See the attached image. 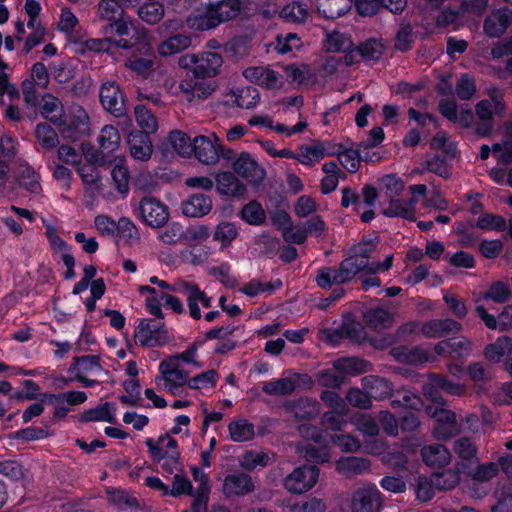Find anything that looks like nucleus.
<instances>
[{
    "label": "nucleus",
    "instance_id": "51",
    "mask_svg": "<svg viewBox=\"0 0 512 512\" xmlns=\"http://www.w3.org/2000/svg\"><path fill=\"white\" fill-rule=\"evenodd\" d=\"M239 232L234 223L220 222L213 233V240L220 243L221 248H227L237 238Z\"/></svg>",
    "mask_w": 512,
    "mask_h": 512
},
{
    "label": "nucleus",
    "instance_id": "20",
    "mask_svg": "<svg viewBox=\"0 0 512 512\" xmlns=\"http://www.w3.org/2000/svg\"><path fill=\"white\" fill-rule=\"evenodd\" d=\"M100 101L103 107L116 117L125 114L124 97L115 82L107 81L102 84L100 89Z\"/></svg>",
    "mask_w": 512,
    "mask_h": 512
},
{
    "label": "nucleus",
    "instance_id": "53",
    "mask_svg": "<svg viewBox=\"0 0 512 512\" xmlns=\"http://www.w3.org/2000/svg\"><path fill=\"white\" fill-rule=\"evenodd\" d=\"M365 322L374 329L388 327L393 321V315L386 309L374 308L365 312Z\"/></svg>",
    "mask_w": 512,
    "mask_h": 512
},
{
    "label": "nucleus",
    "instance_id": "57",
    "mask_svg": "<svg viewBox=\"0 0 512 512\" xmlns=\"http://www.w3.org/2000/svg\"><path fill=\"white\" fill-rule=\"evenodd\" d=\"M454 452L463 462H478L477 448L469 438L462 437L457 439L454 443Z\"/></svg>",
    "mask_w": 512,
    "mask_h": 512
},
{
    "label": "nucleus",
    "instance_id": "58",
    "mask_svg": "<svg viewBox=\"0 0 512 512\" xmlns=\"http://www.w3.org/2000/svg\"><path fill=\"white\" fill-rule=\"evenodd\" d=\"M115 407L113 404L104 403L94 409L84 413V419L87 421H102L108 423L115 422Z\"/></svg>",
    "mask_w": 512,
    "mask_h": 512
},
{
    "label": "nucleus",
    "instance_id": "11",
    "mask_svg": "<svg viewBox=\"0 0 512 512\" xmlns=\"http://www.w3.org/2000/svg\"><path fill=\"white\" fill-rule=\"evenodd\" d=\"M420 330L427 338H440L448 334H456L462 330V325L452 319H434L424 323L411 322L403 326L404 332Z\"/></svg>",
    "mask_w": 512,
    "mask_h": 512
},
{
    "label": "nucleus",
    "instance_id": "35",
    "mask_svg": "<svg viewBox=\"0 0 512 512\" xmlns=\"http://www.w3.org/2000/svg\"><path fill=\"white\" fill-rule=\"evenodd\" d=\"M218 26L221 23L235 19L243 10L242 0H221L211 3Z\"/></svg>",
    "mask_w": 512,
    "mask_h": 512
},
{
    "label": "nucleus",
    "instance_id": "2",
    "mask_svg": "<svg viewBox=\"0 0 512 512\" xmlns=\"http://www.w3.org/2000/svg\"><path fill=\"white\" fill-rule=\"evenodd\" d=\"M299 434L311 442L297 445V453L308 461L318 463L327 462L330 459L328 446H338L344 452H356L360 449V441L350 434H340L327 439L315 426L303 423L298 427Z\"/></svg>",
    "mask_w": 512,
    "mask_h": 512
},
{
    "label": "nucleus",
    "instance_id": "42",
    "mask_svg": "<svg viewBox=\"0 0 512 512\" xmlns=\"http://www.w3.org/2000/svg\"><path fill=\"white\" fill-rule=\"evenodd\" d=\"M41 115L56 127L63 116L64 110L61 101L50 95H44L40 102Z\"/></svg>",
    "mask_w": 512,
    "mask_h": 512
},
{
    "label": "nucleus",
    "instance_id": "30",
    "mask_svg": "<svg viewBox=\"0 0 512 512\" xmlns=\"http://www.w3.org/2000/svg\"><path fill=\"white\" fill-rule=\"evenodd\" d=\"M512 22V12L508 8L492 12L485 20L484 30L490 37H499Z\"/></svg>",
    "mask_w": 512,
    "mask_h": 512
},
{
    "label": "nucleus",
    "instance_id": "9",
    "mask_svg": "<svg viewBox=\"0 0 512 512\" xmlns=\"http://www.w3.org/2000/svg\"><path fill=\"white\" fill-rule=\"evenodd\" d=\"M319 474L320 470L316 466L303 465L295 468L283 479V486L292 494H303L317 484Z\"/></svg>",
    "mask_w": 512,
    "mask_h": 512
},
{
    "label": "nucleus",
    "instance_id": "46",
    "mask_svg": "<svg viewBox=\"0 0 512 512\" xmlns=\"http://www.w3.org/2000/svg\"><path fill=\"white\" fill-rule=\"evenodd\" d=\"M120 141V134L115 127L111 125L104 126L98 137L101 153L107 156L115 152L120 146Z\"/></svg>",
    "mask_w": 512,
    "mask_h": 512
},
{
    "label": "nucleus",
    "instance_id": "50",
    "mask_svg": "<svg viewBox=\"0 0 512 512\" xmlns=\"http://www.w3.org/2000/svg\"><path fill=\"white\" fill-rule=\"evenodd\" d=\"M307 4L294 0L287 3L280 11V16L289 22L302 23L309 17Z\"/></svg>",
    "mask_w": 512,
    "mask_h": 512
},
{
    "label": "nucleus",
    "instance_id": "62",
    "mask_svg": "<svg viewBox=\"0 0 512 512\" xmlns=\"http://www.w3.org/2000/svg\"><path fill=\"white\" fill-rule=\"evenodd\" d=\"M341 165L351 173H354L360 167L359 153L353 149L342 150V146L336 144V153Z\"/></svg>",
    "mask_w": 512,
    "mask_h": 512
},
{
    "label": "nucleus",
    "instance_id": "3",
    "mask_svg": "<svg viewBox=\"0 0 512 512\" xmlns=\"http://www.w3.org/2000/svg\"><path fill=\"white\" fill-rule=\"evenodd\" d=\"M188 378L189 372L184 370L183 365L175 358L167 357L159 364V376L155 378V384L173 396H180L187 386Z\"/></svg>",
    "mask_w": 512,
    "mask_h": 512
},
{
    "label": "nucleus",
    "instance_id": "39",
    "mask_svg": "<svg viewBox=\"0 0 512 512\" xmlns=\"http://www.w3.org/2000/svg\"><path fill=\"white\" fill-rule=\"evenodd\" d=\"M228 432L233 442H247L255 436L254 425L244 418L232 420L228 425Z\"/></svg>",
    "mask_w": 512,
    "mask_h": 512
},
{
    "label": "nucleus",
    "instance_id": "7",
    "mask_svg": "<svg viewBox=\"0 0 512 512\" xmlns=\"http://www.w3.org/2000/svg\"><path fill=\"white\" fill-rule=\"evenodd\" d=\"M489 95V99L481 100L476 104V115L481 121L476 127V132L480 136H486L492 131L494 115H499L504 110L501 94L493 89Z\"/></svg>",
    "mask_w": 512,
    "mask_h": 512
},
{
    "label": "nucleus",
    "instance_id": "19",
    "mask_svg": "<svg viewBox=\"0 0 512 512\" xmlns=\"http://www.w3.org/2000/svg\"><path fill=\"white\" fill-rule=\"evenodd\" d=\"M255 490V483L251 475L238 472L227 475L222 483V493L227 498H239Z\"/></svg>",
    "mask_w": 512,
    "mask_h": 512
},
{
    "label": "nucleus",
    "instance_id": "45",
    "mask_svg": "<svg viewBox=\"0 0 512 512\" xmlns=\"http://www.w3.org/2000/svg\"><path fill=\"white\" fill-rule=\"evenodd\" d=\"M421 454L429 466H445L451 459L449 450L441 444L426 446L422 449Z\"/></svg>",
    "mask_w": 512,
    "mask_h": 512
},
{
    "label": "nucleus",
    "instance_id": "54",
    "mask_svg": "<svg viewBox=\"0 0 512 512\" xmlns=\"http://www.w3.org/2000/svg\"><path fill=\"white\" fill-rule=\"evenodd\" d=\"M35 138L38 144L46 150H52L58 144V135L54 129L46 124L40 123L35 129Z\"/></svg>",
    "mask_w": 512,
    "mask_h": 512
},
{
    "label": "nucleus",
    "instance_id": "14",
    "mask_svg": "<svg viewBox=\"0 0 512 512\" xmlns=\"http://www.w3.org/2000/svg\"><path fill=\"white\" fill-rule=\"evenodd\" d=\"M246 80L267 90H280L285 85L282 73L268 66H252L243 71Z\"/></svg>",
    "mask_w": 512,
    "mask_h": 512
},
{
    "label": "nucleus",
    "instance_id": "5",
    "mask_svg": "<svg viewBox=\"0 0 512 512\" xmlns=\"http://www.w3.org/2000/svg\"><path fill=\"white\" fill-rule=\"evenodd\" d=\"M222 64L221 55L215 52H203L198 55L184 54L178 59L179 67L193 68V74L198 78L215 77L219 74Z\"/></svg>",
    "mask_w": 512,
    "mask_h": 512
},
{
    "label": "nucleus",
    "instance_id": "34",
    "mask_svg": "<svg viewBox=\"0 0 512 512\" xmlns=\"http://www.w3.org/2000/svg\"><path fill=\"white\" fill-rule=\"evenodd\" d=\"M138 292L144 297L145 305L150 314L156 317H162V304L168 291L158 290L156 287L148 285L139 286Z\"/></svg>",
    "mask_w": 512,
    "mask_h": 512
},
{
    "label": "nucleus",
    "instance_id": "27",
    "mask_svg": "<svg viewBox=\"0 0 512 512\" xmlns=\"http://www.w3.org/2000/svg\"><path fill=\"white\" fill-rule=\"evenodd\" d=\"M391 353L397 361L408 364H419L436 359L434 350L429 351L421 347H414L410 349L400 346L393 348Z\"/></svg>",
    "mask_w": 512,
    "mask_h": 512
},
{
    "label": "nucleus",
    "instance_id": "37",
    "mask_svg": "<svg viewBox=\"0 0 512 512\" xmlns=\"http://www.w3.org/2000/svg\"><path fill=\"white\" fill-rule=\"evenodd\" d=\"M512 354V339L508 336H500L495 342L487 345L484 356L493 363H499L506 356Z\"/></svg>",
    "mask_w": 512,
    "mask_h": 512
},
{
    "label": "nucleus",
    "instance_id": "56",
    "mask_svg": "<svg viewBox=\"0 0 512 512\" xmlns=\"http://www.w3.org/2000/svg\"><path fill=\"white\" fill-rule=\"evenodd\" d=\"M241 218L251 225H260L266 219V214L260 203L257 201H250L246 204L241 212Z\"/></svg>",
    "mask_w": 512,
    "mask_h": 512
},
{
    "label": "nucleus",
    "instance_id": "31",
    "mask_svg": "<svg viewBox=\"0 0 512 512\" xmlns=\"http://www.w3.org/2000/svg\"><path fill=\"white\" fill-rule=\"evenodd\" d=\"M187 25L190 29L206 31L218 26L211 4L196 9L187 18Z\"/></svg>",
    "mask_w": 512,
    "mask_h": 512
},
{
    "label": "nucleus",
    "instance_id": "22",
    "mask_svg": "<svg viewBox=\"0 0 512 512\" xmlns=\"http://www.w3.org/2000/svg\"><path fill=\"white\" fill-rule=\"evenodd\" d=\"M76 169L85 187L86 194L91 198H96L99 195L104 194V185L94 164L88 162V160L84 158V160L76 166Z\"/></svg>",
    "mask_w": 512,
    "mask_h": 512
},
{
    "label": "nucleus",
    "instance_id": "25",
    "mask_svg": "<svg viewBox=\"0 0 512 512\" xmlns=\"http://www.w3.org/2000/svg\"><path fill=\"white\" fill-rule=\"evenodd\" d=\"M471 342L466 338H450L439 341L434 347L435 355L462 358L469 355Z\"/></svg>",
    "mask_w": 512,
    "mask_h": 512
},
{
    "label": "nucleus",
    "instance_id": "18",
    "mask_svg": "<svg viewBox=\"0 0 512 512\" xmlns=\"http://www.w3.org/2000/svg\"><path fill=\"white\" fill-rule=\"evenodd\" d=\"M102 370L100 359L96 355L75 358L73 365L69 369L70 373L87 387H92L96 383V381L89 379V376L98 375Z\"/></svg>",
    "mask_w": 512,
    "mask_h": 512
},
{
    "label": "nucleus",
    "instance_id": "17",
    "mask_svg": "<svg viewBox=\"0 0 512 512\" xmlns=\"http://www.w3.org/2000/svg\"><path fill=\"white\" fill-rule=\"evenodd\" d=\"M336 144L328 141H315L309 145H301L297 151V161L311 167L326 156H334Z\"/></svg>",
    "mask_w": 512,
    "mask_h": 512
},
{
    "label": "nucleus",
    "instance_id": "61",
    "mask_svg": "<svg viewBox=\"0 0 512 512\" xmlns=\"http://www.w3.org/2000/svg\"><path fill=\"white\" fill-rule=\"evenodd\" d=\"M365 385L370 388V394L377 399H383L390 396L392 392L391 383L380 377H366L363 379Z\"/></svg>",
    "mask_w": 512,
    "mask_h": 512
},
{
    "label": "nucleus",
    "instance_id": "15",
    "mask_svg": "<svg viewBox=\"0 0 512 512\" xmlns=\"http://www.w3.org/2000/svg\"><path fill=\"white\" fill-rule=\"evenodd\" d=\"M89 117L79 105H73L68 113H63L57 128L65 138H74L77 133H85L88 128Z\"/></svg>",
    "mask_w": 512,
    "mask_h": 512
},
{
    "label": "nucleus",
    "instance_id": "36",
    "mask_svg": "<svg viewBox=\"0 0 512 512\" xmlns=\"http://www.w3.org/2000/svg\"><path fill=\"white\" fill-rule=\"evenodd\" d=\"M370 469V462L362 457H341L336 462V470L347 477L366 473Z\"/></svg>",
    "mask_w": 512,
    "mask_h": 512
},
{
    "label": "nucleus",
    "instance_id": "49",
    "mask_svg": "<svg viewBox=\"0 0 512 512\" xmlns=\"http://www.w3.org/2000/svg\"><path fill=\"white\" fill-rule=\"evenodd\" d=\"M115 161L117 162L112 171V181L116 188V190L122 194L126 195L129 191V180L130 174L128 168L124 165L125 158L124 157H116Z\"/></svg>",
    "mask_w": 512,
    "mask_h": 512
},
{
    "label": "nucleus",
    "instance_id": "10",
    "mask_svg": "<svg viewBox=\"0 0 512 512\" xmlns=\"http://www.w3.org/2000/svg\"><path fill=\"white\" fill-rule=\"evenodd\" d=\"M196 159L206 165H214L221 155H225V147L220 138L211 133L209 136H196L193 139V152Z\"/></svg>",
    "mask_w": 512,
    "mask_h": 512
},
{
    "label": "nucleus",
    "instance_id": "24",
    "mask_svg": "<svg viewBox=\"0 0 512 512\" xmlns=\"http://www.w3.org/2000/svg\"><path fill=\"white\" fill-rule=\"evenodd\" d=\"M215 183L220 195L236 198H243L246 195L245 185L232 172H218L215 175Z\"/></svg>",
    "mask_w": 512,
    "mask_h": 512
},
{
    "label": "nucleus",
    "instance_id": "64",
    "mask_svg": "<svg viewBox=\"0 0 512 512\" xmlns=\"http://www.w3.org/2000/svg\"><path fill=\"white\" fill-rule=\"evenodd\" d=\"M325 503L318 498L310 497L296 501L289 506V512H325Z\"/></svg>",
    "mask_w": 512,
    "mask_h": 512
},
{
    "label": "nucleus",
    "instance_id": "29",
    "mask_svg": "<svg viewBox=\"0 0 512 512\" xmlns=\"http://www.w3.org/2000/svg\"><path fill=\"white\" fill-rule=\"evenodd\" d=\"M181 209L187 217H203L211 211L212 199L205 194H193L182 202Z\"/></svg>",
    "mask_w": 512,
    "mask_h": 512
},
{
    "label": "nucleus",
    "instance_id": "8",
    "mask_svg": "<svg viewBox=\"0 0 512 512\" xmlns=\"http://www.w3.org/2000/svg\"><path fill=\"white\" fill-rule=\"evenodd\" d=\"M382 507V495L375 484L364 482L354 490L351 498L352 512H380Z\"/></svg>",
    "mask_w": 512,
    "mask_h": 512
},
{
    "label": "nucleus",
    "instance_id": "33",
    "mask_svg": "<svg viewBox=\"0 0 512 512\" xmlns=\"http://www.w3.org/2000/svg\"><path fill=\"white\" fill-rule=\"evenodd\" d=\"M219 374L216 370L203 371L188 378L187 388L196 391L198 394L207 396L216 387Z\"/></svg>",
    "mask_w": 512,
    "mask_h": 512
},
{
    "label": "nucleus",
    "instance_id": "13",
    "mask_svg": "<svg viewBox=\"0 0 512 512\" xmlns=\"http://www.w3.org/2000/svg\"><path fill=\"white\" fill-rule=\"evenodd\" d=\"M145 444L154 461L167 460L168 464H176L180 457L178 442L169 433H165L154 440L147 438Z\"/></svg>",
    "mask_w": 512,
    "mask_h": 512
},
{
    "label": "nucleus",
    "instance_id": "40",
    "mask_svg": "<svg viewBox=\"0 0 512 512\" xmlns=\"http://www.w3.org/2000/svg\"><path fill=\"white\" fill-rule=\"evenodd\" d=\"M19 185L33 194L41 191L40 176L27 163H20L17 171Z\"/></svg>",
    "mask_w": 512,
    "mask_h": 512
},
{
    "label": "nucleus",
    "instance_id": "6",
    "mask_svg": "<svg viewBox=\"0 0 512 512\" xmlns=\"http://www.w3.org/2000/svg\"><path fill=\"white\" fill-rule=\"evenodd\" d=\"M424 392L433 401V405L426 408L427 414L434 418L437 425L434 427V436L438 439H447L456 432V416L446 408L445 402L436 396H433L428 387Z\"/></svg>",
    "mask_w": 512,
    "mask_h": 512
},
{
    "label": "nucleus",
    "instance_id": "21",
    "mask_svg": "<svg viewBox=\"0 0 512 512\" xmlns=\"http://www.w3.org/2000/svg\"><path fill=\"white\" fill-rule=\"evenodd\" d=\"M233 169L242 178L252 185H259L265 178L266 173L249 154H241L233 163Z\"/></svg>",
    "mask_w": 512,
    "mask_h": 512
},
{
    "label": "nucleus",
    "instance_id": "60",
    "mask_svg": "<svg viewBox=\"0 0 512 512\" xmlns=\"http://www.w3.org/2000/svg\"><path fill=\"white\" fill-rule=\"evenodd\" d=\"M292 413L298 420L314 418L319 414L318 403L309 399L299 400L292 406Z\"/></svg>",
    "mask_w": 512,
    "mask_h": 512
},
{
    "label": "nucleus",
    "instance_id": "16",
    "mask_svg": "<svg viewBox=\"0 0 512 512\" xmlns=\"http://www.w3.org/2000/svg\"><path fill=\"white\" fill-rule=\"evenodd\" d=\"M138 213L143 222L152 228L162 227L169 219L168 208L153 197H145L140 201Z\"/></svg>",
    "mask_w": 512,
    "mask_h": 512
},
{
    "label": "nucleus",
    "instance_id": "26",
    "mask_svg": "<svg viewBox=\"0 0 512 512\" xmlns=\"http://www.w3.org/2000/svg\"><path fill=\"white\" fill-rule=\"evenodd\" d=\"M382 53L383 44L378 40L370 39L350 51L344 59L347 65H352L360 59L377 60L382 56Z\"/></svg>",
    "mask_w": 512,
    "mask_h": 512
},
{
    "label": "nucleus",
    "instance_id": "52",
    "mask_svg": "<svg viewBox=\"0 0 512 512\" xmlns=\"http://www.w3.org/2000/svg\"><path fill=\"white\" fill-rule=\"evenodd\" d=\"M98 15L109 25L126 14L118 0H101L98 4Z\"/></svg>",
    "mask_w": 512,
    "mask_h": 512
},
{
    "label": "nucleus",
    "instance_id": "1",
    "mask_svg": "<svg viewBox=\"0 0 512 512\" xmlns=\"http://www.w3.org/2000/svg\"><path fill=\"white\" fill-rule=\"evenodd\" d=\"M376 249L373 239L363 240L351 248V254L338 268L323 267L318 270L316 282L323 289L341 285L353 280L359 273L376 274L389 270L393 264V255H388L383 262L370 261Z\"/></svg>",
    "mask_w": 512,
    "mask_h": 512
},
{
    "label": "nucleus",
    "instance_id": "23",
    "mask_svg": "<svg viewBox=\"0 0 512 512\" xmlns=\"http://www.w3.org/2000/svg\"><path fill=\"white\" fill-rule=\"evenodd\" d=\"M288 82L293 87H311L317 82V74L307 64H290L283 67Z\"/></svg>",
    "mask_w": 512,
    "mask_h": 512
},
{
    "label": "nucleus",
    "instance_id": "48",
    "mask_svg": "<svg viewBox=\"0 0 512 512\" xmlns=\"http://www.w3.org/2000/svg\"><path fill=\"white\" fill-rule=\"evenodd\" d=\"M271 460L269 453L262 450H249L239 457V465L245 470L263 468Z\"/></svg>",
    "mask_w": 512,
    "mask_h": 512
},
{
    "label": "nucleus",
    "instance_id": "38",
    "mask_svg": "<svg viewBox=\"0 0 512 512\" xmlns=\"http://www.w3.org/2000/svg\"><path fill=\"white\" fill-rule=\"evenodd\" d=\"M315 5L323 17L334 19L350 10L352 0H315Z\"/></svg>",
    "mask_w": 512,
    "mask_h": 512
},
{
    "label": "nucleus",
    "instance_id": "12",
    "mask_svg": "<svg viewBox=\"0 0 512 512\" xmlns=\"http://www.w3.org/2000/svg\"><path fill=\"white\" fill-rule=\"evenodd\" d=\"M134 337L136 343L145 347H161L171 340L168 330L153 320L140 322L135 329Z\"/></svg>",
    "mask_w": 512,
    "mask_h": 512
},
{
    "label": "nucleus",
    "instance_id": "44",
    "mask_svg": "<svg viewBox=\"0 0 512 512\" xmlns=\"http://www.w3.org/2000/svg\"><path fill=\"white\" fill-rule=\"evenodd\" d=\"M191 45V38L186 35L177 34L162 41L158 46V53L162 57H168L180 53Z\"/></svg>",
    "mask_w": 512,
    "mask_h": 512
},
{
    "label": "nucleus",
    "instance_id": "63",
    "mask_svg": "<svg viewBox=\"0 0 512 512\" xmlns=\"http://www.w3.org/2000/svg\"><path fill=\"white\" fill-rule=\"evenodd\" d=\"M135 117L138 125L144 130L143 133H155L158 129V123L155 116L144 106L135 107Z\"/></svg>",
    "mask_w": 512,
    "mask_h": 512
},
{
    "label": "nucleus",
    "instance_id": "59",
    "mask_svg": "<svg viewBox=\"0 0 512 512\" xmlns=\"http://www.w3.org/2000/svg\"><path fill=\"white\" fill-rule=\"evenodd\" d=\"M260 102V94L253 87L239 89L235 95V103L242 109H253Z\"/></svg>",
    "mask_w": 512,
    "mask_h": 512
},
{
    "label": "nucleus",
    "instance_id": "55",
    "mask_svg": "<svg viewBox=\"0 0 512 512\" xmlns=\"http://www.w3.org/2000/svg\"><path fill=\"white\" fill-rule=\"evenodd\" d=\"M168 141L173 149L182 157H189L193 152V141L187 134L175 130L168 136Z\"/></svg>",
    "mask_w": 512,
    "mask_h": 512
},
{
    "label": "nucleus",
    "instance_id": "28",
    "mask_svg": "<svg viewBox=\"0 0 512 512\" xmlns=\"http://www.w3.org/2000/svg\"><path fill=\"white\" fill-rule=\"evenodd\" d=\"M128 145L130 154L135 160L147 161L151 158L153 146L147 134L140 131L130 133Z\"/></svg>",
    "mask_w": 512,
    "mask_h": 512
},
{
    "label": "nucleus",
    "instance_id": "43",
    "mask_svg": "<svg viewBox=\"0 0 512 512\" xmlns=\"http://www.w3.org/2000/svg\"><path fill=\"white\" fill-rule=\"evenodd\" d=\"M324 47L328 52L346 53V55L354 49L351 38L336 30L326 34Z\"/></svg>",
    "mask_w": 512,
    "mask_h": 512
},
{
    "label": "nucleus",
    "instance_id": "4",
    "mask_svg": "<svg viewBox=\"0 0 512 512\" xmlns=\"http://www.w3.org/2000/svg\"><path fill=\"white\" fill-rule=\"evenodd\" d=\"M107 28L114 30L117 36L121 37L115 42L119 48L129 49L141 44L143 48L150 49L151 37L148 31L145 28H137L135 21L127 15L109 24Z\"/></svg>",
    "mask_w": 512,
    "mask_h": 512
},
{
    "label": "nucleus",
    "instance_id": "32",
    "mask_svg": "<svg viewBox=\"0 0 512 512\" xmlns=\"http://www.w3.org/2000/svg\"><path fill=\"white\" fill-rule=\"evenodd\" d=\"M177 293L186 296L189 314L193 319H200L202 314L199 307L202 291L193 282L178 280Z\"/></svg>",
    "mask_w": 512,
    "mask_h": 512
},
{
    "label": "nucleus",
    "instance_id": "47",
    "mask_svg": "<svg viewBox=\"0 0 512 512\" xmlns=\"http://www.w3.org/2000/svg\"><path fill=\"white\" fill-rule=\"evenodd\" d=\"M297 376L293 377H282L279 379L264 382L262 390L273 396H281L292 393L296 387Z\"/></svg>",
    "mask_w": 512,
    "mask_h": 512
},
{
    "label": "nucleus",
    "instance_id": "41",
    "mask_svg": "<svg viewBox=\"0 0 512 512\" xmlns=\"http://www.w3.org/2000/svg\"><path fill=\"white\" fill-rule=\"evenodd\" d=\"M415 204L409 200L390 199L389 205L384 208L383 214L387 217H401L408 220L415 219Z\"/></svg>",
    "mask_w": 512,
    "mask_h": 512
}]
</instances>
